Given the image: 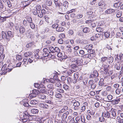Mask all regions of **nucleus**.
Here are the masks:
<instances>
[{"label":"nucleus","mask_w":123,"mask_h":123,"mask_svg":"<svg viewBox=\"0 0 123 123\" xmlns=\"http://www.w3.org/2000/svg\"><path fill=\"white\" fill-rule=\"evenodd\" d=\"M47 92L49 94L52 96L53 95L54 93L52 89L48 90Z\"/></svg>","instance_id":"c9c22d12"},{"label":"nucleus","mask_w":123,"mask_h":123,"mask_svg":"<svg viewBox=\"0 0 123 123\" xmlns=\"http://www.w3.org/2000/svg\"><path fill=\"white\" fill-rule=\"evenodd\" d=\"M104 34L105 37L108 38L110 36V33L108 31H107L104 33Z\"/></svg>","instance_id":"c03bdc74"},{"label":"nucleus","mask_w":123,"mask_h":123,"mask_svg":"<svg viewBox=\"0 0 123 123\" xmlns=\"http://www.w3.org/2000/svg\"><path fill=\"white\" fill-rule=\"evenodd\" d=\"M45 19L46 21L48 24H51L52 23L49 22L50 20V18L49 17H46L45 18Z\"/></svg>","instance_id":"e2e57ef3"},{"label":"nucleus","mask_w":123,"mask_h":123,"mask_svg":"<svg viewBox=\"0 0 123 123\" xmlns=\"http://www.w3.org/2000/svg\"><path fill=\"white\" fill-rule=\"evenodd\" d=\"M115 12V10L113 9H109L106 10L105 11V12L106 13L110 14Z\"/></svg>","instance_id":"6ab92c4d"},{"label":"nucleus","mask_w":123,"mask_h":123,"mask_svg":"<svg viewBox=\"0 0 123 123\" xmlns=\"http://www.w3.org/2000/svg\"><path fill=\"white\" fill-rule=\"evenodd\" d=\"M38 110L36 109H32L31 111V112L34 114H36L38 112Z\"/></svg>","instance_id":"412c9836"},{"label":"nucleus","mask_w":123,"mask_h":123,"mask_svg":"<svg viewBox=\"0 0 123 123\" xmlns=\"http://www.w3.org/2000/svg\"><path fill=\"white\" fill-rule=\"evenodd\" d=\"M49 49L51 52L52 53H54V48L52 46L50 47L49 48Z\"/></svg>","instance_id":"4d7b16f0"},{"label":"nucleus","mask_w":123,"mask_h":123,"mask_svg":"<svg viewBox=\"0 0 123 123\" xmlns=\"http://www.w3.org/2000/svg\"><path fill=\"white\" fill-rule=\"evenodd\" d=\"M26 19V21H27L29 23V24L31 23L32 22V19L30 17H28V18H27Z\"/></svg>","instance_id":"49530a36"},{"label":"nucleus","mask_w":123,"mask_h":123,"mask_svg":"<svg viewBox=\"0 0 123 123\" xmlns=\"http://www.w3.org/2000/svg\"><path fill=\"white\" fill-rule=\"evenodd\" d=\"M93 20H89L86 21L85 22L86 24H88L90 26L92 21H93Z\"/></svg>","instance_id":"a19ab883"},{"label":"nucleus","mask_w":123,"mask_h":123,"mask_svg":"<svg viewBox=\"0 0 123 123\" xmlns=\"http://www.w3.org/2000/svg\"><path fill=\"white\" fill-rule=\"evenodd\" d=\"M37 14L38 16L40 18H42L43 16L41 11L38 12Z\"/></svg>","instance_id":"09e8293b"},{"label":"nucleus","mask_w":123,"mask_h":123,"mask_svg":"<svg viewBox=\"0 0 123 123\" xmlns=\"http://www.w3.org/2000/svg\"><path fill=\"white\" fill-rule=\"evenodd\" d=\"M72 103L73 104L74 106V109L76 110L78 109L79 106H80V103L78 101H77L75 99H73L72 101Z\"/></svg>","instance_id":"f03ea898"},{"label":"nucleus","mask_w":123,"mask_h":123,"mask_svg":"<svg viewBox=\"0 0 123 123\" xmlns=\"http://www.w3.org/2000/svg\"><path fill=\"white\" fill-rule=\"evenodd\" d=\"M13 68L14 67H12L11 64H9L8 65V68H7V72H9L11 71Z\"/></svg>","instance_id":"a211bd4d"},{"label":"nucleus","mask_w":123,"mask_h":123,"mask_svg":"<svg viewBox=\"0 0 123 123\" xmlns=\"http://www.w3.org/2000/svg\"><path fill=\"white\" fill-rule=\"evenodd\" d=\"M96 86V84L95 82L91 85V88L92 89H93L95 88Z\"/></svg>","instance_id":"052dcab7"},{"label":"nucleus","mask_w":123,"mask_h":123,"mask_svg":"<svg viewBox=\"0 0 123 123\" xmlns=\"http://www.w3.org/2000/svg\"><path fill=\"white\" fill-rule=\"evenodd\" d=\"M76 64H72L70 65V68L73 69L74 70H71L70 71L71 72V73H72L74 72L75 71L77 70L78 69V67Z\"/></svg>","instance_id":"7ed1b4c3"},{"label":"nucleus","mask_w":123,"mask_h":123,"mask_svg":"<svg viewBox=\"0 0 123 123\" xmlns=\"http://www.w3.org/2000/svg\"><path fill=\"white\" fill-rule=\"evenodd\" d=\"M96 30L98 32L103 33L104 29L101 27H99L96 28Z\"/></svg>","instance_id":"473e14b6"},{"label":"nucleus","mask_w":123,"mask_h":123,"mask_svg":"<svg viewBox=\"0 0 123 123\" xmlns=\"http://www.w3.org/2000/svg\"><path fill=\"white\" fill-rule=\"evenodd\" d=\"M71 46L70 45L67 46L66 47L68 49H67V51L70 54H71L72 52V49L71 48Z\"/></svg>","instance_id":"cd10ccee"},{"label":"nucleus","mask_w":123,"mask_h":123,"mask_svg":"<svg viewBox=\"0 0 123 123\" xmlns=\"http://www.w3.org/2000/svg\"><path fill=\"white\" fill-rule=\"evenodd\" d=\"M99 120L101 122H104L105 121V119L104 118V116H103L102 115V116L99 117Z\"/></svg>","instance_id":"79ce46f5"},{"label":"nucleus","mask_w":123,"mask_h":123,"mask_svg":"<svg viewBox=\"0 0 123 123\" xmlns=\"http://www.w3.org/2000/svg\"><path fill=\"white\" fill-rule=\"evenodd\" d=\"M23 105L25 107H31L32 106V105H29V104L27 102H23Z\"/></svg>","instance_id":"ea45409f"},{"label":"nucleus","mask_w":123,"mask_h":123,"mask_svg":"<svg viewBox=\"0 0 123 123\" xmlns=\"http://www.w3.org/2000/svg\"><path fill=\"white\" fill-rule=\"evenodd\" d=\"M116 110L114 109H112L111 111H110V114L114 117H115L116 116Z\"/></svg>","instance_id":"dca6fc26"},{"label":"nucleus","mask_w":123,"mask_h":123,"mask_svg":"<svg viewBox=\"0 0 123 123\" xmlns=\"http://www.w3.org/2000/svg\"><path fill=\"white\" fill-rule=\"evenodd\" d=\"M21 3H23V5L24 8L29 5L31 3V1H30L29 0L25 1H22Z\"/></svg>","instance_id":"0eeeda50"},{"label":"nucleus","mask_w":123,"mask_h":123,"mask_svg":"<svg viewBox=\"0 0 123 123\" xmlns=\"http://www.w3.org/2000/svg\"><path fill=\"white\" fill-rule=\"evenodd\" d=\"M6 2L8 6L9 7H11L12 6V4L10 3V2L9 0H7L6 1Z\"/></svg>","instance_id":"37998d69"},{"label":"nucleus","mask_w":123,"mask_h":123,"mask_svg":"<svg viewBox=\"0 0 123 123\" xmlns=\"http://www.w3.org/2000/svg\"><path fill=\"white\" fill-rule=\"evenodd\" d=\"M63 88L66 90H68L69 89V87L67 85L64 84L63 86Z\"/></svg>","instance_id":"864d4df0"},{"label":"nucleus","mask_w":123,"mask_h":123,"mask_svg":"<svg viewBox=\"0 0 123 123\" xmlns=\"http://www.w3.org/2000/svg\"><path fill=\"white\" fill-rule=\"evenodd\" d=\"M88 80V79L87 78H84L83 80V82L84 85H86L87 84Z\"/></svg>","instance_id":"4c0bfd02"},{"label":"nucleus","mask_w":123,"mask_h":123,"mask_svg":"<svg viewBox=\"0 0 123 123\" xmlns=\"http://www.w3.org/2000/svg\"><path fill=\"white\" fill-rule=\"evenodd\" d=\"M39 91H40L42 93H45L46 92V91L44 88H42L40 87L39 89Z\"/></svg>","instance_id":"e433bc0d"},{"label":"nucleus","mask_w":123,"mask_h":123,"mask_svg":"<svg viewBox=\"0 0 123 123\" xmlns=\"http://www.w3.org/2000/svg\"><path fill=\"white\" fill-rule=\"evenodd\" d=\"M56 28V31L58 32L63 31L64 30V28L62 27L58 26Z\"/></svg>","instance_id":"b1692460"},{"label":"nucleus","mask_w":123,"mask_h":123,"mask_svg":"<svg viewBox=\"0 0 123 123\" xmlns=\"http://www.w3.org/2000/svg\"><path fill=\"white\" fill-rule=\"evenodd\" d=\"M83 60H82L81 59L80 61H79L78 60L77 62L75 63L76 64H77L78 66L81 65L82 64H83Z\"/></svg>","instance_id":"f704fd0d"},{"label":"nucleus","mask_w":123,"mask_h":123,"mask_svg":"<svg viewBox=\"0 0 123 123\" xmlns=\"http://www.w3.org/2000/svg\"><path fill=\"white\" fill-rule=\"evenodd\" d=\"M88 53L91 54H93L95 55V50L94 49H92L87 50Z\"/></svg>","instance_id":"2f4dec72"},{"label":"nucleus","mask_w":123,"mask_h":123,"mask_svg":"<svg viewBox=\"0 0 123 123\" xmlns=\"http://www.w3.org/2000/svg\"><path fill=\"white\" fill-rule=\"evenodd\" d=\"M32 54V53L30 52H26L24 53V55L25 57H27L31 55Z\"/></svg>","instance_id":"c85d7f7f"},{"label":"nucleus","mask_w":123,"mask_h":123,"mask_svg":"<svg viewBox=\"0 0 123 123\" xmlns=\"http://www.w3.org/2000/svg\"><path fill=\"white\" fill-rule=\"evenodd\" d=\"M45 4L46 5L48 6H51L52 4V1L51 0H47L46 1Z\"/></svg>","instance_id":"bb28decb"},{"label":"nucleus","mask_w":123,"mask_h":123,"mask_svg":"<svg viewBox=\"0 0 123 123\" xmlns=\"http://www.w3.org/2000/svg\"><path fill=\"white\" fill-rule=\"evenodd\" d=\"M68 4L67 1H65L63 2V5L64 6L67 8L68 7Z\"/></svg>","instance_id":"5fc2aeb1"},{"label":"nucleus","mask_w":123,"mask_h":123,"mask_svg":"<svg viewBox=\"0 0 123 123\" xmlns=\"http://www.w3.org/2000/svg\"><path fill=\"white\" fill-rule=\"evenodd\" d=\"M108 59V57H103L101 58V61L103 62H104L105 61L107 60Z\"/></svg>","instance_id":"6e6d98bb"},{"label":"nucleus","mask_w":123,"mask_h":123,"mask_svg":"<svg viewBox=\"0 0 123 123\" xmlns=\"http://www.w3.org/2000/svg\"><path fill=\"white\" fill-rule=\"evenodd\" d=\"M7 64H5L2 67L1 69V70L2 71H3V74H6V73L7 72V68H6V66Z\"/></svg>","instance_id":"6e6552de"},{"label":"nucleus","mask_w":123,"mask_h":123,"mask_svg":"<svg viewBox=\"0 0 123 123\" xmlns=\"http://www.w3.org/2000/svg\"><path fill=\"white\" fill-rule=\"evenodd\" d=\"M93 46V45L92 44H88L85 46L84 48L85 49L88 50L92 49Z\"/></svg>","instance_id":"4468645a"},{"label":"nucleus","mask_w":123,"mask_h":123,"mask_svg":"<svg viewBox=\"0 0 123 123\" xmlns=\"http://www.w3.org/2000/svg\"><path fill=\"white\" fill-rule=\"evenodd\" d=\"M122 12L121 11H119L118 12L117 14V18H119L122 15Z\"/></svg>","instance_id":"3c124183"},{"label":"nucleus","mask_w":123,"mask_h":123,"mask_svg":"<svg viewBox=\"0 0 123 123\" xmlns=\"http://www.w3.org/2000/svg\"><path fill=\"white\" fill-rule=\"evenodd\" d=\"M115 68H116L117 70H119L121 68V65L120 64L118 65L117 64L115 65Z\"/></svg>","instance_id":"de8ad7c7"},{"label":"nucleus","mask_w":123,"mask_h":123,"mask_svg":"<svg viewBox=\"0 0 123 123\" xmlns=\"http://www.w3.org/2000/svg\"><path fill=\"white\" fill-rule=\"evenodd\" d=\"M69 114V112L68 111H66L65 113H64L62 115V120H65L67 118V116Z\"/></svg>","instance_id":"f8f14e48"},{"label":"nucleus","mask_w":123,"mask_h":123,"mask_svg":"<svg viewBox=\"0 0 123 123\" xmlns=\"http://www.w3.org/2000/svg\"><path fill=\"white\" fill-rule=\"evenodd\" d=\"M35 56L36 58L37 59H41L42 57H43V56H40L39 55L38 52V53L37 52L35 54Z\"/></svg>","instance_id":"58836bf2"},{"label":"nucleus","mask_w":123,"mask_h":123,"mask_svg":"<svg viewBox=\"0 0 123 123\" xmlns=\"http://www.w3.org/2000/svg\"><path fill=\"white\" fill-rule=\"evenodd\" d=\"M54 52H60V49L58 47H55L54 48Z\"/></svg>","instance_id":"a18cd8bd"},{"label":"nucleus","mask_w":123,"mask_h":123,"mask_svg":"<svg viewBox=\"0 0 123 123\" xmlns=\"http://www.w3.org/2000/svg\"><path fill=\"white\" fill-rule=\"evenodd\" d=\"M114 58L112 56L109 57L107 60V62L109 64H111L113 62Z\"/></svg>","instance_id":"f3484780"},{"label":"nucleus","mask_w":123,"mask_h":123,"mask_svg":"<svg viewBox=\"0 0 123 123\" xmlns=\"http://www.w3.org/2000/svg\"><path fill=\"white\" fill-rule=\"evenodd\" d=\"M38 102L37 100H32L30 101V104L33 106V105H36L38 103Z\"/></svg>","instance_id":"393cba45"},{"label":"nucleus","mask_w":123,"mask_h":123,"mask_svg":"<svg viewBox=\"0 0 123 123\" xmlns=\"http://www.w3.org/2000/svg\"><path fill=\"white\" fill-rule=\"evenodd\" d=\"M19 32L20 34H23L25 32V30L23 26H20L19 28Z\"/></svg>","instance_id":"9d476101"},{"label":"nucleus","mask_w":123,"mask_h":123,"mask_svg":"<svg viewBox=\"0 0 123 123\" xmlns=\"http://www.w3.org/2000/svg\"><path fill=\"white\" fill-rule=\"evenodd\" d=\"M104 81V80L103 78L100 79L98 83V85L99 86H104V83L103 82Z\"/></svg>","instance_id":"4be33fe9"},{"label":"nucleus","mask_w":123,"mask_h":123,"mask_svg":"<svg viewBox=\"0 0 123 123\" xmlns=\"http://www.w3.org/2000/svg\"><path fill=\"white\" fill-rule=\"evenodd\" d=\"M109 67L108 65L104 64H103L102 65V68H101V69H102L103 68L105 69H108V68Z\"/></svg>","instance_id":"603ef678"},{"label":"nucleus","mask_w":123,"mask_h":123,"mask_svg":"<svg viewBox=\"0 0 123 123\" xmlns=\"http://www.w3.org/2000/svg\"><path fill=\"white\" fill-rule=\"evenodd\" d=\"M16 58L17 60L20 61L22 59V56L20 55H17L16 56Z\"/></svg>","instance_id":"338daca9"},{"label":"nucleus","mask_w":123,"mask_h":123,"mask_svg":"<svg viewBox=\"0 0 123 123\" xmlns=\"http://www.w3.org/2000/svg\"><path fill=\"white\" fill-rule=\"evenodd\" d=\"M55 96L56 98H60L62 97V95L61 94L59 93H56L55 95Z\"/></svg>","instance_id":"680f3d73"},{"label":"nucleus","mask_w":123,"mask_h":123,"mask_svg":"<svg viewBox=\"0 0 123 123\" xmlns=\"http://www.w3.org/2000/svg\"><path fill=\"white\" fill-rule=\"evenodd\" d=\"M36 10L38 12L41 11V7L40 5H37L36 7Z\"/></svg>","instance_id":"72a5a7b5"},{"label":"nucleus","mask_w":123,"mask_h":123,"mask_svg":"<svg viewBox=\"0 0 123 123\" xmlns=\"http://www.w3.org/2000/svg\"><path fill=\"white\" fill-rule=\"evenodd\" d=\"M36 10L34 9L33 10V14L35 15H37L38 13V12Z\"/></svg>","instance_id":"69168bd1"},{"label":"nucleus","mask_w":123,"mask_h":123,"mask_svg":"<svg viewBox=\"0 0 123 123\" xmlns=\"http://www.w3.org/2000/svg\"><path fill=\"white\" fill-rule=\"evenodd\" d=\"M96 26V24L93 22V21H92V24H91L90 26L92 27H95Z\"/></svg>","instance_id":"774afa93"},{"label":"nucleus","mask_w":123,"mask_h":123,"mask_svg":"<svg viewBox=\"0 0 123 123\" xmlns=\"http://www.w3.org/2000/svg\"><path fill=\"white\" fill-rule=\"evenodd\" d=\"M6 31L7 34V41H9L10 39L13 37V32L11 31H7L6 30Z\"/></svg>","instance_id":"20e7f679"},{"label":"nucleus","mask_w":123,"mask_h":123,"mask_svg":"<svg viewBox=\"0 0 123 123\" xmlns=\"http://www.w3.org/2000/svg\"><path fill=\"white\" fill-rule=\"evenodd\" d=\"M103 116L105 117L109 118L110 117V114L107 111L106 112H104L102 113Z\"/></svg>","instance_id":"2eb2a0df"},{"label":"nucleus","mask_w":123,"mask_h":123,"mask_svg":"<svg viewBox=\"0 0 123 123\" xmlns=\"http://www.w3.org/2000/svg\"><path fill=\"white\" fill-rule=\"evenodd\" d=\"M83 32L85 33H87L89 32L90 30L87 27H86L83 28Z\"/></svg>","instance_id":"7c9ffc66"},{"label":"nucleus","mask_w":123,"mask_h":123,"mask_svg":"<svg viewBox=\"0 0 123 123\" xmlns=\"http://www.w3.org/2000/svg\"><path fill=\"white\" fill-rule=\"evenodd\" d=\"M54 3L55 7H58L60 8L61 5H60V3L58 1L54 2Z\"/></svg>","instance_id":"8fccbe9b"},{"label":"nucleus","mask_w":123,"mask_h":123,"mask_svg":"<svg viewBox=\"0 0 123 123\" xmlns=\"http://www.w3.org/2000/svg\"><path fill=\"white\" fill-rule=\"evenodd\" d=\"M2 37H1L0 38L1 39H6L7 41V35L6 33L5 32L2 31L1 32Z\"/></svg>","instance_id":"1a4fd4ad"},{"label":"nucleus","mask_w":123,"mask_h":123,"mask_svg":"<svg viewBox=\"0 0 123 123\" xmlns=\"http://www.w3.org/2000/svg\"><path fill=\"white\" fill-rule=\"evenodd\" d=\"M56 78V76H55L53 77V78H50L49 80L48 79V80L50 82L53 83L55 82L56 81L58 80Z\"/></svg>","instance_id":"ddd939ff"},{"label":"nucleus","mask_w":123,"mask_h":123,"mask_svg":"<svg viewBox=\"0 0 123 123\" xmlns=\"http://www.w3.org/2000/svg\"><path fill=\"white\" fill-rule=\"evenodd\" d=\"M120 101V100L119 99H115L111 101V103L113 105L117 104L118 103V101Z\"/></svg>","instance_id":"a878e982"},{"label":"nucleus","mask_w":123,"mask_h":123,"mask_svg":"<svg viewBox=\"0 0 123 123\" xmlns=\"http://www.w3.org/2000/svg\"><path fill=\"white\" fill-rule=\"evenodd\" d=\"M38 97L42 99H45L46 98V96L43 93L39 94L38 95Z\"/></svg>","instance_id":"5701e85b"},{"label":"nucleus","mask_w":123,"mask_h":123,"mask_svg":"<svg viewBox=\"0 0 123 123\" xmlns=\"http://www.w3.org/2000/svg\"><path fill=\"white\" fill-rule=\"evenodd\" d=\"M43 53L42 55V56H43L44 57L47 56L48 58H51V59L54 58L55 56L54 55H52V54L50 53V52H49L48 49L46 48H45L43 49Z\"/></svg>","instance_id":"f257e3e1"},{"label":"nucleus","mask_w":123,"mask_h":123,"mask_svg":"<svg viewBox=\"0 0 123 123\" xmlns=\"http://www.w3.org/2000/svg\"><path fill=\"white\" fill-rule=\"evenodd\" d=\"M29 25H30L32 29H34L35 28V25L32 22L31 23L29 24Z\"/></svg>","instance_id":"0e129e2a"},{"label":"nucleus","mask_w":123,"mask_h":123,"mask_svg":"<svg viewBox=\"0 0 123 123\" xmlns=\"http://www.w3.org/2000/svg\"><path fill=\"white\" fill-rule=\"evenodd\" d=\"M24 114L23 115V118H29V117H31V115L26 111L24 112Z\"/></svg>","instance_id":"9b49d317"},{"label":"nucleus","mask_w":123,"mask_h":123,"mask_svg":"<svg viewBox=\"0 0 123 123\" xmlns=\"http://www.w3.org/2000/svg\"><path fill=\"white\" fill-rule=\"evenodd\" d=\"M39 93V91L34 89L32 90V93L30 95V97H35L36 95H37Z\"/></svg>","instance_id":"39448f33"},{"label":"nucleus","mask_w":123,"mask_h":123,"mask_svg":"<svg viewBox=\"0 0 123 123\" xmlns=\"http://www.w3.org/2000/svg\"><path fill=\"white\" fill-rule=\"evenodd\" d=\"M39 106L41 107L46 109L49 108L50 107V106L49 105V104H46L45 103L39 104Z\"/></svg>","instance_id":"423d86ee"},{"label":"nucleus","mask_w":123,"mask_h":123,"mask_svg":"<svg viewBox=\"0 0 123 123\" xmlns=\"http://www.w3.org/2000/svg\"><path fill=\"white\" fill-rule=\"evenodd\" d=\"M23 25L25 26H26L28 25V23L27 22L26 20H23Z\"/></svg>","instance_id":"13d9d810"},{"label":"nucleus","mask_w":123,"mask_h":123,"mask_svg":"<svg viewBox=\"0 0 123 123\" xmlns=\"http://www.w3.org/2000/svg\"><path fill=\"white\" fill-rule=\"evenodd\" d=\"M33 45V42L27 44L26 46L27 48H29L30 47L32 46Z\"/></svg>","instance_id":"bf43d9fd"},{"label":"nucleus","mask_w":123,"mask_h":123,"mask_svg":"<svg viewBox=\"0 0 123 123\" xmlns=\"http://www.w3.org/2000/svg\"><path fill=\"white\" fill-rule=\"evenodd\" d=\"M57 55L58 57L61 58V59L63 60L66 58V57H64V56H63L62 53L60 52H58V54Z\"/></svg>","instance_id":"aec40b11"},{"label":"nucleus","mask_w":123,"mask_h":123,"mask_svg":"<svg viewBox=\"0 0 123 123\" xmlns=\"http://www.w3.org/2000/svg\"><path fill=\"white\" fill-rule=\"evenodd\" d=\"M68 23L69 24V23L68 22L66 24L65 22L63 21L61 23V24L62 26L66 27H67V26L68 25Z\"/></svg>","instance_id":"c756f323"}]
</instances>
